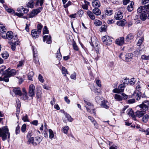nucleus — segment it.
Wrapping results in <instances>:
<instances>
[{
  "label": "nucleus",
  "instance_id": "nucleus-6",
  "mask_svg": "<svg viewBox=\"0 0 149 149\" xmlns=\"http://www.w3.org/2000/svg\"><path fill=\"white\" fill-rule=\"evenodd\" d=\"M42 9V8L40 7L38 8L34 9L32 10L31 12L27 15L29 18L33 17L41 12Z\"/></svg>",
  "mask_w": 149,
  "mask_h": 149
},
{
  "label": "nucleus",
  "instance_id": "nucleus-32",
  "mask_svg": "<svg viewBox=\"0 0 149 149\" xmlns=\"http://www.w3.org/2000/svg\"><path fill=\"white\" fill-rule=\"evenodd\" d=\"M6 29L5 28L4 26L2 24H0V34L3 33L6 31Z\"/></svg>",
  "mask_w": 149,
  "mask_h": 149
},
{
  "label": "nucleus",
  "instance_id": "nucleus-13",
  "mask_svg": "<svg viewBox=\"0 0 149 149\" xmlns=\"http://www.w3.org/2000/svg\"><path fill=\"white\" fill-rule=\"evenodd\" d=\"M123 17V14L120 11H119L115 14L114 18L116 20H119L122 19Z\"/></svg>",
  "mask_w": 149,
  "mask_h": 149
},
{
  "label": "nucleus",
  "instance_id": "nucleus-64",
  "mask_svg": "<svg viewBox=\"0 0 149 149\" xmlns=\"http://www.w3.org/2000/svg\"><path fill=\"white\" fill-rule=\"evenodd\" d=\"M6 75L3 78V80L4 81H6V82H8L9 80V79L8 78L9 77L7 76L6 75Z\"/></svg>",
  "mask_w": 149,
  "mask_h": 149
},
{
  "label": "nucleus",
  "instance_id": "nucleus-9",
  "mask_svg": "<svg viewBox=\"0 0 149 149\" xmlns=\"http://www.w3.org/2000/svg\"><path fill=\"white\" fill-rule=\"evenodd\" d=\"M35 90V86L34 85L31 84L29 87V96L31 97H33L35 95L34 91Z\"/></svg>",
  "mask_w": 149,
  "mask_h": 149
},
{
  "label": "nucleus",
  "instance_id": "nucleus-63",
  "mask_svg": "<svg viewBox=\"0 0 149 149\" xmlns=\"http://www.w3.org/2000/svg\"><path fill=\"white\" fill-rule=\"evenodd\" d=\"M20 127L18 125L17 127H16V134H18L20 132Z\"/></svg>",
  "mask_w": 149,
  "mask_h": 149
},
{
  "label": "nucleus",
  "instance_id": "nucleus-29",
  "mask_svg": "<svg viewBox=\"0 0 149 149\" xmlns=\"http://www.w3.org/2000/svg\"><path fill=\"white\" fill-rule=\"evenodd\" d=\"M105 13L106 15H111L113 13L112 10L109 8H107L105 11Z\"/></svg>",
  "mask_w": 149,
  "mask_h": 149
},
{
  "label": "nucleus",
  "instance_id": "nucleus-20",
  "mask_svg": "<svg viewBox=\"0 0 149 149\" xmlns=\"http://www.w3.org/2000/svg\"><path fill=\"white\" fill-rule=\"evenodd\" d=\"M134 36L132 33H130L128 34L125 38V40L127 42H129L131 40L133 39Z\"/></svg>",
  "mask_w": 149,
  "mask_h": 149
},
{
  "label": "nucleus",
  "instance_id": "nucleus-36",
  "mask_svg": "<svg viewBox=\"0 0 149 149\" xmlns=\"http://www.w3.org/2000/svg\"><path fill=\"white\" fill-rule=\"evenodd\" d=\"M28 142L29 143H31L33 146H36L37 145H34L33 143L35 142V139L33 137H31L29 139Z\"/></svg>",
  "mask_w": 149,
  "mask_h": 149
},
{
  "label": "nucleus",
  "instance_id": "nucleus-16",
  "mask_svg": "<svg viewBox=\"0 0 149 149\" xmlns=\"http://www.w3.org/2000/svg\"><path fill=\"white\" fill-rule=\"evenodd\" d=\"M13 92L15 93V95H19L20 96H21L22 95V93L20 90V88H15L13 89Z\"/></svg>",
  "mask_w": 149,
  "mask_h": 149
},
{
  "label": "nucleus",
  "instance_id": "nucleus-39",
  "mask_svg": "<svg viewBox=\"0 0 149 149\" xmlns=\"http://www.w3.org/2000/svg\"><path fill=\"white\" fill-rule=\"evenodd\" d=\"M1 55L2 57L5 59H7L9 56V54L6 52H3L1 54Z\"/></svg>",
  "mask_w": 149,
  "mask_h": 149
},
{
  "label": "nucleus",
  "instance_id": "nucleus-23",
  "mask_svg": "<svg viewBox=\"0 0 149 149\" xmlns=\"http://www.w3.org/2000/svg\"><path fill=\"white\" fill-rule=\"evenodd\" d=\"M126 23L125 20L123 19L122 20H119L117 22V24L120 26H123L125 25Z\"/></svg>",
  "mask_w": 149,
  "mask_h": 149
},
{
  "label": "nucleus",
  "instance_id": "nucleus-60",
  "mask_svg": "<svg viewBox=\"0 0 149 149\" xmlns=\"http://www.w3.org/2000/svg\"><path fill=\"white\" fill-rule=\"evenodd\" d=\"M141 58L142 59L145 60H148L149 59L148 56H147L145 55H143L141 56Z\"/></svg>",
  "mask_w": 149,
  "mask_h": 149
},
{
  "label": "nucleus",
  "instance_id": "nucleus-34",
  "mask_svg": "<svg viewBox=\"0 0 149 149\" xmlns=\"http://www.w3.org/2000/svg\"><path fill=\"white\" fill-rule=\"evenodd\" d=\"M94 24L96 26H100L102 24V22L98 19H96L94 22Z\"/></svg>",
  "mask_w": 149,
  "mask_h": 149
},
{
  "label": "nucleus",
  "instance_id": "nucleus-5",
  "mask_svg": "<svg viewBox=\"0 0 149 149\" xmlns=\"http://www.w3.org/2000/svg\"><path fill=\"white\" fill-rule=\"evenodd\" d=\"M128 96L124 93H123L121 95L118 94H115L114 98L118 101H121L123 100H125L127 98Z\"/></svg>",
  "mask_w": 149,
  "mask_h": 149
},
{
  "label": "nucleus",
  "instance_id": "nucleus-17",
  "mask_svg": "<svg viewBox=\"0 0 149 149\" xmlns=\"http://www.w3.org/2000/svg\"><path fill=\"white\" fill-rule=\"evenodd\" d=\"M92 5L94 7H99L100 6V3L99 1L95 0L93 1Z\"/></svg>",
  "mask_w": 149,
  "mask_h": 149
},
{
  "label": "nucleus",
  "instance_id": "nucleus-41",
  "mask_svg": "<svg viewBox=\"0 0 149 149\" xmlns=\"http://www.w3.org/2000/svg\"><path fill=\"white\" fill-rule=\"evenodd\" d=\"M149 118V116L147 114L145 115L142 118V120L143 122L146 123Z\"/></svg>",
  "mask_w": 149,
  "mask_h": 149
},
{
  "label": "nucleus",
  "instance_id": "nucleus-15",
  "mask_svg": "<svg viewBox=\"0 0 149 149\" xmlns=\"http://www.w3.org/2000/svg\"><path fill=\"white\" fill-rule=\"evenodd\" d=\"M40 33L36 29L33 30L31 31V34L33 38H38Z\"/></svg>",
  "mask_w": 149,
  "mask_h": 149
},
{
  "label": "nucleus",
  "instance_id": "nucleus-12",
  "mask_svg": "<svg viewBox=\"0 0 149 149\" xmlns=\"http://www.w3.org/2000/svg\"><path fill=\"white\" fill-rule=\"evenodd\" d=\"M146 113L145 111L141 109L140 110H138L135 112L136 116L138 118H140L142 116Z\"/></svg>",
  "mask_w": 149,
  "mask_h": 149
},
{
  "label": "nucleus",
  "instance_id": "nucleus-2",
  "mask_svg": "<svg viewBox=\"0 0 149 149\" xmlns=\"http://www.w3.org/2000/svg\"><path fill=\"white\" fill-rule=\"evenodd\" d=\"M91 42L90 43L91 45L95 48L97 54H99L100 47L98 46V41L96 38L93 37L91 38Z\"/></svg>",
  "mask_w": 149,
  "mask_h": 149
},
{
  "label": "nucleus",
  "instance_id": "nucleus-27",
  "mask_svg": "<svg viewBox=\"0 0 149 149\" xmlns=\"http://www.w3.org/2000/svg\"><path fill=\"white\" fill-rule=\"evenodd\" d=\"M35 0H33L29 1L27 4L28 7L31 8H33L34 7V1Z\"/></svg>",
  "mask_w": 149,
  "mask_h": 149
},
{
  "label": "nucleus",
  "instance_id": "nucleus-26",
  "mask_svg": "<svg viewBox=\"0 0 149 149\" xmlns=\"http://www.w3.org/2000/svg\"><path fill=\"white\" fill-rule=\"evenodd\" d=\"M108 103V102L107 101H103L102 102L101 106L102 107L106 109H108L109 108V107L107 105Z\"/></svg>",
  "mask_w": 149,
  "mask_h": 149
},
{
  "label": "nucleus",
  "instance_id": "nucleus-59",
  "mask_svg": "<svg viewBox=\"0 0 149 149\" xmlns=\"http://www.w3.org/2000/svg\"><path fill=\"white\" fill-rule=\"evenodd\" d=\"M71 3L72 2L70 1H69L66 4L65 3V4H64V7L65 8H67L70 6L71 4Z\"/></svg>",
  "mask_w": 149,
  "mask_h": 149
},
{
  "label": "nucleus",
  "instance_id": "nucleus-19",
  "mask_svg": "<svg viewBox=\"0 0 149 149\" xmlns=\"http://www.w3.org/2000/svg\"><path fill=\"white\" fill-rule=\"evenodd\" d=\"M93 13L96 15H99L101 13L100 10L97 8H96L92 10Z\"/></svg>",
  "mask_w": 149,
  "mask_h": 149
},
{
  "label": "nucleus",
  "instance_id": "nucleus-33",
  "mask_svg": "<svg viewBox=\"0 0 149 149\" xmlns=\"http://www.w3.org/2000/svg\"><path fill=\"white\" fill-rule=\"evenodd\" d=\"M18 44L19 43L17 42H15L14 43H13L11 45V49L13 51L15 50L16 49V46L18 45Z\"/></svg>",
  "mask_w": 149,
  "mask_h": 149
},
{
  "label": "nucleus",
  "instance_id": "nucleus-57",
  "mask_svg": "<svg viewBox=\"0 0 149 149\" xmlns=\"http://www.w3.org/2000/svg\"><path fill=\"white\" fill-rule=\"evenodd\" d=\"M135 100L134 99H132L127 100V102L129 104L133 103L135 102Z\"/></svg>",
  "mask_w": 149,
  "mask_h": 149
},
{
  "label": "nucleus",
  "instance_id": "nucleus-11",
  "mask_svg": "<svg viewBox=\"0 0 149 149\" xmlns=\"http://www.w3.org/2000/svg\"><path fill=\"white\" fill-rule=\"evenodd\" d=\"M6 38L8 40L13 41L15 40L16 38H14L13 35V33L11 31H8L6 34Z\"/></svg>",
  "mask_w": 149,
  "mask_h": 149
},
{
  "label": "nucleus",
  "instance_id": "nucleus-46",
  "mask_svg": "<svg viewBox=\"0 0 149 149\" xmlns=\"http://www.w3.org/2000/svg\"><path fill=\"white\" fill-rule=\"evenodd\" d=\"M22 96L21 97V98L23 100H25L28 99V97L27 95V93L22 94Z\"/></svg>",
  "mask_w": 149,
  "mask_h": 149
},
{
  "label": "nucleus",
  "instance_id": "nucleus-53",
  "mask_svg": "<svg viewBox=\"0 0 149 149\" xmlns=\"http://www.w3.org/2000/svg\"><path fill=\"white\" fill-rule=\"evenodd\" d=\"M38 79L42 83H43L45 81L42 76L40 74L39 75Z\"/></svg>",
  "mask_w": 149,
  "mask_h": 149
},
{
  "label": "nucleus",
  "instance_id": "nucleus-55",
  "mask_svg": "<svg viewBox=\"0 0 149 149\" xmlns=\"http://www.w3.org/2000/svg\"><path fill=\"white\" fill-rule=\"evenodd\" d=\"M140 94H141V92L136 93L135 97L136 98L137 100H138L141 99V95Z\"/></svg>",
  "mask_w": 149,
  "mask_h": 149
},
{
  "label": "nucleus",
  "instance_id": "nucleus-18",
  "mask_svg": "<svg viewBox=\"0 0 149 149\" xmlns=\"http://www.w3.org/2000/svg\"><path fill=\"white\" fill-rule=\"evenodd\" d=\"M127 113L130 116L132 117L133 118H135L136 117L133 111L131 109H129L127 110Z\"/></svg>",
  "mask_w": 149,
  "mask_h": 149
},
{
  "label": "nucleus",
  "instance_id": "nucleus-21",
  "mask_svg": "<svg viewBox=\"0 0 149 149\" xmlns=\"http://www.w3.org/2000/svg\"><path fill=\"white\" fill-rule=\"evenodd\" d=\"M144 6H140L139 8L137 10V12L139 13H142L145 12L146 11V9Z\"/></svg>",
  "mask_w": 149,
  "mask_h": 149
},
{
  "label": "nucleus",
  "instance_id": "nucleus-61",
  "mask_svg": "<svg viewBox=\"0 0 149 149\" xmlns=\"http://www.w3.org/2000/svg\"><path fill=\"white\" fill-rule=\"evenodd\" d=\"M32 135V132L31 131H29L28 133L27 137L28 139H29L31 138V137Z\"/></svg>",
  "mask_w": 149,
  "mask_h": 149
},
{
  "label": "nucleus",
  "instance_id": "nucleus-54",
  "mask_svg": "<svg viewBox=\"0 0 149 149\" xmlns=\"http://www.w3.org/2000/svg\"><path fill=\"white\" fill-rule=\"evenodd\" d=\"M26 129V125L25 124H24L22 126L21 128L22 131L24 132H25Z\"/></svg>",
  "mask_w": 149,
  "mask_h": 149
},
{
  "label": "nucleus",
  "instance_id": "nucleus-51",
  "mask_svg": "<svg viewBox=\"0 0 149 149\" xmlns=\"http://www.w3.org/2000/svg\"><path fill=\"white\" fill-rule=\"evenodd\" d=\"M128 82L131 85H133L135 84V81H134V79L132 78L130 79V80L127 79Z\"/></svg>",
  "mask_w": 149,
  "mask_h": 149
},
{
  "label": "nucleus",
  "instance_id": "nucleus-50",
  "mask_svg": "<svg viewBox=\"0 0 149 149\" xmlns=\"http://www.w3.org/2000/svg\"><path fill=\"white\" fill-rule=\"evenodd\" d=\"M69 130V127L68 126H65L63 129V132L65 134H66L68 132Z\"/></svg>",
  "mask_w": 149,
  "mask_h": 149
},
{
  "label": "nucleus",
  "instance_id": "nucleus-56",
  "mask_svg": "<svg viewBox=\"0 0 149 149\" xmlns=\"http://www.w3.org/2000/svg\"><path fill=\"white\" fill-rule=\"evenodd\" d=\"M73 47L74 49L75 50L77 51L79 49L78 46L77 45L75 42H74L73 44Z\"/></svg>",
  "mask_w": 149,
  "mask_h": 149
},
{
  "label": "nucleus",
  "instance_id": "nucleus-28",
  "mask_svg": "<svg viewBox=\"0 0 149 149\" xmlns=\"http://www.w3.org/2000/svg\"><path fill=\"white\" fill-rule=\"evenodd\" d=\"M42 140V138L39 137H36L35 139V142L34 143V145H37L40 143Z\"/></svg>",
  "mask_w": 149,
  "mask_h": 149
},
{
  "label": "nucleus",
  "instance_id": "nucleus-8",
  "mask_svg": "<svg viewBox=\"0 0 149 149\" xmlns=\"http://www.w3.org/2000/svg\"><path fill=\"white\" fill-rule=\"evenodd\" d=\"M15 74V70H10V68H8L5 71L4 75H6L8 77L14 76Z\"/></svg>",
  "mask_w": 149,
  "mask_h": 149
},
{
  "label": "nucleus",
  "instance_id": "nucleus-37",
  "mask_svg": "<svg viewBox=\"0 0 149 149\" xmlns=\"http://www.w3.org/2000/svg\"><path fill=\"white\" fill-rule=\"evenodd\" d=\"M130 55L131 56V54H128L126 55L125 57V61L126 62L130 61L131 60V57L130 56Z\"/></svg>",
  "mask_w": 149,
  "mask_h": 149
},
{
  "label": "nucleus",
  "instance_id": "nucleus-1",
  "mask_svg": "<svg viewBox=\"0 0 149 149\" xmlns=\"http://www.w3.org/2000/svg\"><path fill=\"white\" fill-rule=\"evenodd\" d=\"M10 134L8 132V128L3 127L2 128H0V136L2 137V140L3 141L6 139L7 137L10 138Z\"/></svg>",
  "mask_w": 149,
  "mask_h": 149
},
{
  "label": "nucleus",
  "instance_id": "nucleus-25",
  "mask_svg": "<svg viewBox=\"0 0 149 149\" xmlns=\"http://www.w3.org/2000/svg\"><path fill=\"white\" fill-rule=\"evenodd\" d=\"M147 16V13H146V12L144 13H142L140 15V18L141 20L144 21L146 19Z\"/></svg>",
  "mask_w": 149,
  "mask_h": 149
},
{
  "label": "nucleus",
  "instance_id": "nucleus-49",
  "mask_svg": "<svg viewBox=\"0 0 149 149\" xmlns=\"http://www.w3.org/2000/svg\"><path fill=\"white\" fill-rule=\"evenodd\" d=\"M49 134L50 138L51 139L53 138L54 136V134L53 131L51 129H49Z\"/></svg>",
  "mask_w": 149,
  "mask_h": 149
},
{
  "label": "nucleus",
  "instance_id": "nucleus-3",
  "mask_svg": "<svg viewBox=\"0 0 149 149\" xmlns=\"http://www.w3.org/2000/svg\"><path fill=\"white\" fill-rule=\"evenodd\" d=\"M84 102L86 104L85 107L87 111L91 113H93L94 115L95 116L96 113L95 111V109L93 107V106L90 102H88L85 100H84Z\"/></svg>",
  "mask_w": 149,
  "mask_h": 149
},
{
  "label": "nucleus",
  "instance_id": "nucleus-14",
  "mask_svg": "<svg viewBox=\"0 0 149 149\" xmlns=\"http://www.w3.org/2000/svg\"><path fill=\"white\" fill-rule=\"evenodd\" d=\"M43 40L44 42L46 41V43L48 44H50L52 42L51 37L50 36H45L43 37Z\"/></svg>",
  "mask_w": 149,
  "mask_h": 149
},
{
  "label": "nucleus",
  "instance_id": "nucleus-43",
  "mask_svg": "<svg viewBox=\"0 0 149 149\" xmlns=\"http://www.w3.org/2000/svg\"><path fill=\"white\" fill-rule=\"evenodd\" d=\"M62 73L64 75V76H66L67 74H68L67 70L64 67L62 68Z\"/></svg>",
  "mask_w": 149,
  "mask_h": 149
},
{
  "label": "nucleus",
  "instance_id": "nucleus-40",
  "mask_svg": "<svg viewBox=\"0 0 149 149\" xmlns=\"http://www.w3.org/2000/svg\"><path fill=\"white\" fill-rule=\"evenodd\" d=\"M34 75L33 72L31 71L28 74V78L29 80H32V77Z\"/></svg>",
  "mask_w": 149,
  "mask_h": 149
},
{
  "label": "nucleus",
  "instance_id": "nucleus-58",
  "mask_svg": "<svg viewBox=\"0 0 149 149\" xmlns=\"http://www.w3.org/2000/svg\"><path fill=\"white\" fill-rule=\"evenodd\" d=\"M22 120L24 122H27L29 121L28 119V117L27 115H26L24 116H23L22 118Z\"/></svg>",
  "mask_w": 149,
  "mask_h": 149
},
{
  "label": "nucleus",
  "instance_id": "nucleus-31",
  "mask_svg": "<svg viewBox=\"0 0 149 149\" xmlns=\"http://www.w3.org/2000/svg\"><path fill=\"white\" fill-rule=\"evenodd\" d=\"M84 2L85 4L82 5V8L84 9L87 10L88 8V5H89V3L86 0H85Z\"/></svg>",
  "mask_w": 149,
  "mask_h": 149
},
{
  "label": "nucleus",
  "instance_id": "nucleus-47",
  "mask_svg": "<svg viewBox=\"0 0 149 149\" xmlns=\"http://www.w3.org/2000/svg\"><path fill=\"white\" fill-rule=\"evenodd\" d=\"M49 33V31L48 30L47 27L46 26H45L43 29V34L48 33Z\"/></svg>",
  "mask_w": 149,
  "mask_h": 149
},
{
  "label": "nucleus",
  "instance_id": "nucleus-35",
  "mask_svg": "<svg viewBox=\"0 0 149 149\" xmlns=\"http://www.w3.org/2000/svg\"><path fill=\"white\" fill-rule=\"evenodd\" d=\"M56 58L60 60L61 58V55L60 52V48L59 49L56 53Z\"/></svg>",
  "mask_w": 149,
  "mask_h": 149
},
{
  "label": "nucleus",
  "instance_id": "nucleus-38",
  "mask_svg": "<svg viewBox=\"0 0 149 149\" xmlns=\"http://www.w3.org/2000/svg\"><path fill=\"white\" fill-rule=\"evenodd\" d=\"M107 26L105 25H102L100 29V31L101 32H105L106 31Z\"/></svg>",
  "mask_w": 149,
  "mask_h": 149
},
{
  "label": "nucleus",
  "instance_id": "nucleus-4",
  "mask_svg": "<svg viewBox=\"0 0 149 149\" xmlns=\"http://www.w3.org/2000/svg\"><path fill=\"white\" fill-rule=\"evenodd\" d=\"M102 40L104 45H109L112 44V38L108 36H103L102 38Z\"/></svg>",
  "mask_w": 149,
  "mask_h": 149
},
{
  "label": "nucleus",
  "instance_id": "nucleus-30",
  "mask_svg": "<svg viewBox=\"0 0 149 149\" xmlns=\"http://www.w3.org/2000/svg\"><path fill=\"white\" fill-rule=\"evenodd\" d=\"M125 86L124 84H121L118 86V89L120 93L123 92Z\"/></svg>",
  "mask_w": 149,
  "mask_h": 149
},
{
  "label": "nucleus",
  "instance_id": "nucleus-7",
  "mask_svg": "<svg viewBox=\"0 0 149 149\" xmlns=\"http://www.w3.org/2000/svg\"><path fill=\"white\" fill-rule=\"evenodd\" d=\"M139 107L141 109H142L145 111L148 110L149 107V101L145 100L143 102L142 104L137 106Z\"/></svg>",
  "mask_w": 149,
  "mask_h": 149
},
{
  "label": "nucleus",
  "instance_id": "nucleus-48",
  "mask_svg": "<svg viewBox=\"0 0 149 149\" xmlns=\"http://www.w3.org/2000/svg\"><path fill=\"white\" fill-rule=\"evenodd\" d=\"M143 39H144L143 38L142 36H141V37L140 39L139 40L137 44V45L138 46H140L141 45V44L143 42Z\"/></svg>",
  "mask_w": 149,
  "mask_h": 149
},
{
  "label": "nucleus",
  "instance_id": "nucleus-42",
  "mask_svg": "<svg viewBox=\"0 0 149 149\" xmlns=\"http://www.w3.org/2000/svg\"><path fill=\"white\" fill-rule=\"evenodd\" d=\"M6 69V66L3 65L0 68V74H4L5 71H4V69Z\"/></svg>",
  "mask_w": 149,
  "mask_h": 149
},
{
  "label": "nucleus",
  "instance_id": "nucleus-24",
  "mask_svg": "<svg viewBox=\"0 0 149 149\" xmlns=\"http://www.w3.org/2000/svg\"><path fill=\"white\" fill-rule=\"evenodd\" d=\"M87 15H88L89 17L92 20H94L95 18V16L93 14L90 10H88L87 12Z\"/></svg>",
  "mask_w": 149,
  "mask_h": 149
},
{
  "label": "nucleus",
  "instance_id": "nucleus-62",
  "mask_svg": "<svg viewBox=\"0 0 149 149\" xmlns=\"http://www.w3.org/2000/svg\"><path fill=\"white\" fill-rule=\"evenodd\" d=\"M6 9L7 10V12L9 13H15V11L13 9L8 8L7 9Z\"/></svg>",
  "mask_w": 149,
  "mask_h": 149
},
{
  "label": "nucleus",
  "instance_id": "nucleus-52",
  "mask_svg": "<svg viewBox=\"0 0 149 149\" xmlns=\"http://www.w3.org/2000/svg\"><path fill=\"white\" fill-rule=\"evenodd\" d=\"M66 118H67L69 122H72L73 119L71 118V116L68 114H67L66 116Z\"/></svg>",
  "mask_w": 149,
  "mask_h": 149
},
{
  "label": "nucleus",
  "instance_id": "nucleus-44",
  "mask_svg": "<svg viewBox=\"0 0 149 149\" xmlns=\"http://www.w3.org/2000/svg\"><path fill=\"white\" fill-rule=\"evenodd\" d=\"M33 61L36 64H39V61L38 57L37 56H34L33 58Z\"/></svg>",
  "mask_w": 149,
  "mask_h": 149
},
{
  "label": "nucleus",
  "instance_id": "nucleus-22",
  "mask_svg": "<svg viewBox=\"0 0 149 149\" xmlns=\"http://www.w3.org/2000/svg\"><path fill=\"white\" fill-rule=\"evenodd\" d=\"M134 5V2L133 1H131L130 4L128 5L127 7V9L128 11L131 12L133 10Z\"/></svg>",
  "mask_w": 149,
  "mask_h": 149
},
{
  "label": "nucleus",
  "instance_id": "nucleus-10",
  "mask_svg": "<svg viewBox=\"0 0 149 149\" xmlns=\"http://www.w3.org/2000/svg\"><path fill=\"white\" fill-rule=\"evenodd\" d=\"M115 42L118 45L122 46L125 43L124 38L123 37L119 38L116 40Z\"/></svg>",
  "mask_w": 149,
  "mask_h": 149
},
{
  "label": "nucleus",
  "instance_id": "nucleus-45",
  "mask_svg": "<svg viewBox=\"0 0 149 149\" xmlns=\"http://www.w3.org/2000/svg\"><path fill=\"white\" fill-rule=\"evenodd\" d=\"M37 28L38 30H37V31L40 33L41 32L42 29V26L40 23H39L37 25Z\"/></svg>",
  "mask_w": 149,
  "mask_h": 149
}]
</instances>
